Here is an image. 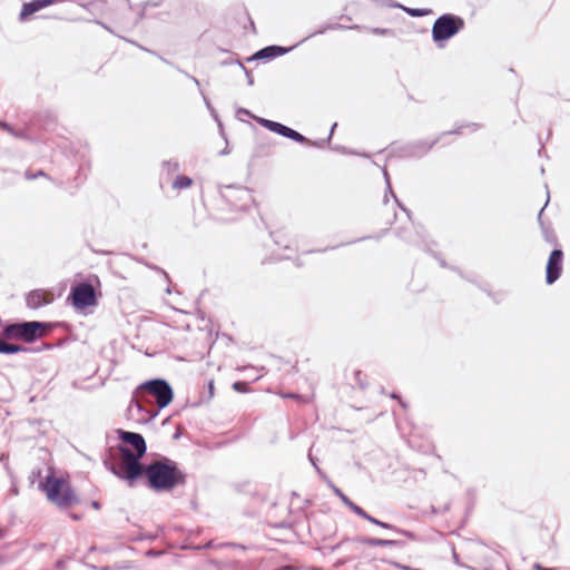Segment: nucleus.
Returning <instances> with one entry per match:
<instances>
[{
    "label": "nucleus",
    "instance_id": "5701e85b",
    "mask_svg": "<svg viewBox=\"0 0 570 570\" xmlns=\"http://www.w3.org/2000/svg\"><path fill=\"white\" fill-rule=\"evenodd\" d=\"M233 488L236 492L246 494V495L250 497L252 499H255L256 501H259V502L264 501V498L261 494V492L257 490V487L254 485L250 481H243V482L234 483Z\"/></svg>",
    "mask_w": 570,
    "mask_h": 570
},
{
    "label": "nucleus",
    "instance_id": "bb28decb",
    "mask_svg": "<svg viewBox=\"0 0 570 570\" xmlns=\"http://www.w3.org/2000/svg\"><path fill=\"white\" fill-rule=\"evenodd\" d=\"M0 129L17 138L31 139V134L29 129L14 128L11 124L2 119H0Z\"/></svg>",
    "mask_w": 570,
    "mask_h": 570
},
{
    "label": "nucleus",
    "instance_id": "1a4fd4ad",
    "mask_svg": "<svg viewBox=\"0 0 570 570\" xmlns=\"http://www.w3.org/2000/svg\"><path fill=\"white\" fill-rule=\"evenodd\" d=\"M257 124L264 129L302 146L313 147L316 149H325L326 147L330 148L331 146V141L326 137L312 140L296 129L276 120L258 118Z\"/></svg>",
    "mask_w": 570,
    "mask_h": 570
},
{
    "label": "nucleus",
    "instance_id": "4be33fe9",
    "mask_svg": "<svg viewBox=\"0 0 570 570\" xmlns=\"http://www.w3.org/2000/svg\"><path fill=\"white\" fill-rule=\"evenodd\" d=\"M360 28L361 27L358 24L345 26V24H341L338 22H335V23H324L318 29H316L315 31H313L312 33H309L308 36H306L305 38L299 40L297 43H299V46H301L302 43H304L308 39H311L313 37H316V36H320V35H324V33H326L330 30H346V29H360Z\"/></svg>",
    "mask_w": 570,
    "mask_h": 570
},
{
    "label": "nucleus",
    "instance_id": "f704fd0d",
    "mask_svg": "<svg viewBox=\"0 0 570 570\" xmlns=\"http://www.w3.org/2000/svg\"><path fill=\"white\" fill-rule=\"evenodd\" d=\"M330 149L331 150H335V151H338L343 155H351V156H360V157H365V158H371V156L368 154H366L365 151L361 153V151H357L355 149H351L348 147H345L343 145H332L330 146Z\"/></svg>",
    "mask_w": 570,
    "mask_h": 570
},
{
    "label": "nucleus",
    "instance_id": "423d86ee",
    "mask_svg": "<svg viewBox=\"0 0 570 570\" xmlns=\"http://www.w3.org/2000/svg\"><path fill=\"white\" fill-rule=\"evenodd\" d=\"M101 296L100 278L96 274H89L85 279L73 281L66 297V304L76 313L88 315L99 305Z\"/></svg>",
    "mask_w": 570,
    "mask_h": 570
},
{
    "label": "nucleus",
    "instance_id": "4d7b16f0",
    "mask_svg": "<svg viewBox=\"0 0 570 570\" xmlns=\"http://www.w3.org/2000/svg\"><path fill=\"white\" fill-rule=\"evenodd\" d=\"M26 303L30 309H36V289H30L26 294Z\"/></svg>",
    "mask_w": 570,
    "mask_h": 570
},
{
    "label": "nucleus",
    "instance_id": "20e7f679",
    "mask_svg": "<svg viewBox=\"0 0 570 570\" xmlns=\"http://www.w3.org/2000/svg\"><path fill=\"white\" fill-rule=\"evenodd\" d=\"M188 474L180 464L160 455L158 461L146 464L144 485L155 493H171L175 489L187 483Z\"/></svg>",
    "mask_w": 570,
    "mask_h": 570
},
{
    "label": "nucleus",
    "instance_id": "3c124183",
    "mask_svg": "<svg viewBox=\"0 0 570 570\" xmlns=\"http://www.w3.org/2000/svg\"><path fill=\"white\" fill-rule=\"evenodd\" d=\"M546 188H548V185H546ZM550 203V191L549 189H547V199H546V203L544 205L541 207V209L539 210L538 213V216H537V220H538V224L539 226L541 227V224H548L550 223V220H546L543 219V214H544V210L547 208V206L549 205Z\"/></svg>",
    "mask_w": 570,
    "mask_h": 570
},
{
    "label": "nucleus",
    "instance_id": "4c0bfd02",
    "mask_svg": "<svg viewBox=\"0 0 570 570\" xmlns=\"http://www.w3.org/2000/svg\"><path fill=\"white\" fill-rule=\"evenodd\" d=\"M120 548H122V546H120V544L91 546L88 549L87 556L94 551H98L102 554H108V553H112V552L117 551Z\"/></svg>",
    "mask_w": 570,
    "mask_h": 570
},
{
    "label": "nucleus",
    "instance_id": "13d9d810",
    "mask_svg": "<svg viewBox=\"0 0 570 570\" xmlns=\"http://www.w3.org/2000/svg\"><path fill=\"white\" fill-rule=\"evenodd\" d=\"M451 271L456 273L461 278L474 284L476 283V278L475 277H470L468 276L460 267L458 266H451Z\"/></svg>",
    "mask_w": 570,
    "mask_h": 570
},
{
    "label": "nucleus",
    "instance_id": "6e6552de",
    "mask_svg": "<svg viewBox=\"0 0 570 570\" xmlns=\"http://www.w3.org/2000/svg\"><path fill=\"white\" fill-rule=\"evenodd\" d=\"M464 29L465 20L463 17L452 12L442 13L432 24V41L436 48L444 49L449 41Z\"/></svg>",
    "mask_w": 570,
    "mask_h": 570
},
{
    "label": "nucleus",
    "instance_id": "7c9ffc66",
    "mask_svg": "<svg viewBox=\"0 0 570 570\" xmlns=\"http://www.w3.org/2000/svg\"><path fill=\"white\" fill-rule=\"evenodd\" d=\"M186 529L180 524H174V525H164L158 524L157 531L155 533H158V539L163 537L165 540L171 537V533L174 532H185Z\"/></svg>",
    "mask_w": 570,
    "mask_h": 570
},
{
    "label": "nucleus",
    "instance_id": "aec40b11",
    "mask_svg": "<svg viewBox=\"0 0 570 570\" xmlns=\"http://www.w3.org/2000/svg\"><path fill=\"white\" fill-rule=\"evenodd\" d=\"M390 232V228H383L381 229L377 234L375 235H367V236H363V237H360L357 239H354V240H351V242H346V243H343V244H340V245H334V246H326L324 248H317V249H308L306 252H304V254H314V253H325V252H328V250H333V249H336L341 246H344V245H351V244H354V243H357V242H364V240H367V239H374V240H380L382 237H384L387 233Z\"/></svg>",
    "mask_w": 570,
    "mask_h": 570
},
{
    "label": "nucleus",
    "instance_id": "f3484780",
    "mask_svg": "<svg viewBox=\"0 0 570 570\" xmlns=\"http://www.w3.org/2000/svg\"><path fill=\"white\" fill-rule=\"evenodd\" d=\"M67 288L66 282H60L55 287L38 288V309L42 306H47L55 299L59 298Z\"/></svg>",
    "mask_w": 570,
    "mask_h": 570
},
{
    "label": "nucleus",
    "instance_id": "338daca9",
    "mask_svg": "<svg viewBox=\"0 0 570 570\" xmlns=\"http://www.w3.org/2000/svg\"><path fill=\"white\" fill-rule=\"evenodd\" d=\"M66 563H67V559L63 557H60L55 561V563L52 566V570H65Z\"/></svg>",
    "mask_w": 570,
    "mask_h": 570
},
{
    "label": "nucleus",
    "instance_id": "2f4dec72",
    "mask_svg": "<svg viewBox=\"0 0 570 570\" xmlns=\"http://www.w3.org/2000/svg\"><path fill=\"white\" fill-rule=\"evenodd\" d=\"M194 179L190 176L178 174L173 180L171 187L176 190H184L191 187Z\"/></svg>",
    "mask_w": 570,
    "mask_h": 570
},
{
    "label": "nucleus",
    "instance_id": "a19ab883",
    "mask_svg": "<svg viewBox=\"0 0 570 570\" xmlns=\"http://www.w3.org/2000/svg\"><path fill=\"white\" fill-rule=\"evenodd\" d=\"M232 389L237 392V393H240V394H247L252 391V387H250V381L248 380H238V381H235L233 382L232 384Z\"/></svg>",
    "mask_w": 570,
    "mask_h": 570
},
{
    "label": "nucleus",
    "instance_id": "ddd939ff",
    "mask_svg": "<svg viewBox=\"0 0 570 570\" xmlns=\"http://www.w3.org/2000/svg\"><path fill=\"white\" fill-rule=\"evenodd\" d=\"M563 261L564 252L562 246L552 248L548 256L544 268V282L547 285H553L557 281L560 279L563 273Z\"/></svg>",
    "mask_w": 570,
    "mask_h": 570
},
{
    "label": "nucleus",
    "instance_id": "412c9836",
    "mask_svg": "<svg viewBox=\"0 0 570 570\" xmlns=\"http://www.w3.org/2000/svg\"><path fill=\"white\" fill-rule=\"evenodd\" d=\"M56 19H60V20H67V21H71V22H78V21H83V22H92V23H96L98 26H100L101 28H104L106 31H108L109 33L118 37L119 39L128 42V43H131L134 46H137V42L132 39H129V38H126L124 36H120L119 33L116 32V30L110 27L108 23H106L105 21L100 20V19H97V18H94V19H83V18H63V17H55Z\"/></svg>",
    "mask_w": 570,
    "mask_h": 570
},
{
    "label": "nucleus",
    "instance_id": "0e129e2a",
    "mask_svg": "<svg viewBox=\"0 0 570 570\" xmlns=\"http://www.w3.org/2000/svg\"><path fill=\"white\" fill-rule=\"evenodd\" d=\"M390 564L400 570H422L420 568H414L412 566L404 564L399 561H391Z\"/></svg>",
    "mask_w": 570,
    "mask_h": 570
},
{
    "label": "nucleus",
    "instance_id": "c756f323",
    "mask_svg": "<svg viewBox=\"0 0 570 570\" xmlns=\"http://www.w3.org/2000/svg\"><path fill=\"white\" fill-rule=\"evenodd\" d=\"M35 348L24 347L18 344H8L0 338V354L2 355H13L20 352H33Z\"/></svg>",
    "mask_w": 570,
    "mask_h": 570
},
{
    "label": "nucleus",
    "instance_id": "f03ea898",
    "mask_svg": "<svg viewBox=\"0 0 570 570\" xmlns=\"http://www.w3.org/2000/svg\"><path fill=\"white\" fill-rule=\"evenodd\" d=\"M174 397V389L167 379L157 376L145 380L132 391L127 416L128 419L131 417V411L135 407L140 414L136 419L137 423L149 424L159 415L161 410L171 404Z\"/></svg>",
    "mask_w": 570,
    "mask_h": 570
},
{
    "label": "nucleus",
    "instance_id": "39448f33",
    "mask_svg": "<svg viewBox=\"0 0 570 570\" xmlns=\"http://www.w3.org/2000/svg\"><path fill=\"white\" fill-rule=\"evenodd\" d=\"M118 450L125 463L118 462L114 451L106 448L101 454L106 470L124 481L129 488H135L139 482L144 484L146 464L140 460L144 455L134 454L130 449L122 444H118Z\"/></svg>",
    "mask_w": 570,
    "mask_h": 570
},
{
    "label": "nucleus",
    "instance_id": "f257e3e1",
    "mask_svg": "<svg viewBox=\"0 0 570 570\" xmlns=\"http://www.w3.org/2000/svg\"><path fill=\"white\" fill-rule=\"evenodd\" d=\"M59 130L55 110L38 111V164L50 163L51 169L38 168V178L53 181L58 187L69 190L70 195L87 179L90 160L86 153L76 150Z\"/></svg>",
    "mask_w": 570,
    "mask_h": 570
},
{
    "label": "nucleus",
    "instance_id": "5fc2aeb1",
    "mask_svg": "<svg viewBox=\"0 0 570 570\" xmlns=\"http://www.w3.org/2000/svg\"><path fill=\"white\" fill-rule=\"evenodd\" d=\"M463 129H464V125L461 124V125L456 126L455 128H453L451 130H446V131H443V132L439 134L436 137H440V141H441L445 136L462 135V130Z\"/></svg>",
    "mask_w": 570,
    "mask_h": 570
},
{
    "label": "nucleus",
    "instance_id": "de8ad7c7",
    "mask_svg": "<svg viewBox=\"0 0 570 570\" xmlns=\"http://www.w3.org/2000/svg\"><path fill=\"white\" fill-rule=\"evenodd\" d=\"M263 139H268V137L265 136ZM269 149H271V144L266 142L265 140H262L261 142H258L255 146L254 155L257 156V157L268 156L269 155Z\"/></svg>",
    "mask_w": 570,
    "mask_h": 570
},
{
    "label": "nucleus",
    "instance_id": "37998d69",
    "mask_svg": "<svg viewBox=\"0 0 570 570\" xmlns=\"http://www.w3.org/2000/svg\"><path fill=\"white\" fill-rule=\"evenodd\" d=\"M373 3H375L379 7H386V8H393V9H401L405 12L406 6L402 4L401 2L396 0H371Z\"/></svg>",
    "mask_w": 570,
    "mask_h": 570
},
{
    "label": "nucleus",
    "instance_id": "49530a36",
    "mask_svg": "<svg viewBox=\"0 0 570 570\" xmlns=\"http://www.w3.org/2000/svg\"><path fill=\"white\" fill-rule=\"evenodd\" d=\"M307 458H308L309 463L313 465V468L315 469L316 473L318 474V476H320L323 481H324L326 478H328V475L326 474V472L320 468V465H318V458L312 454V449H309L308 454H307Z\"/></svg>",
    "mask_w": 570,
    "mask_h": 570
},
{
    "label": "nucleus",
    "instance_id": "864d4df0",
    "mask_svg": "<svg viewBox=\"0 0 570 570\" xmlns=\"http://www.w3.org/2000/svg\"><path fill=\"white\" fill-rule=\"evenodd\" d=\"M395 205L406 215L410 222H413V213L410 208H407L397 196H394Z\"/></svg>",
    "mask_w": 570,
    "mask_h": 570
},
{
    "label": "nucleus",
    "instance_id": "a878e982",
    "mask_svg": "<svg viewBox=\"0 0 570 570\" xmlns=\"http://www.w3.org/2000/svg\"><path fill=\"white\" fill-rule=\"evenodd\" d=\"M324 482L326 483V485L332 490V492L341 500V502L350 510L352 511L353 508L356 505V503L348 497L346 495L341 488H338L332 480L331 478H326L324 480Z\"/></svg>",
    "mask_w": 570,
    "mask_h": 570
},
{
    "label": "nucleus",
    "instance_id": "e2e57ef3",
    "mask_svg": "<svg viewBox=\"0 0 570 570\" xmlns=\"http://www.w3.org/2000/svg\"><path fill=\"white\" fill-rule=\"evenodd\" d=\"M140 10L137 12V16H136V19L132 23V28H135L141 20H144L145 18H147V13H146V10L147 9H144V4L142 2L140 3Z\"/></svg>",
    "mask_w": 570,
    "mask_h": 570
},
{
    "label": "nucleus",
    "instance_id": "c85d7f7f",
    "mask_svg": "<svg viewBox=\"0 0 570 570\" xmlns=\"http://www.w3.org/2000/svg\"><path fill=\"white\" fill-rule=\"evenodd\" d=\"M540 229H541L543 239L548 244L552 245L553 248L561 246L551 222L548 224H541Z\"/></svg>",
    "mask_w": 570,
    "mask_h": 570
},
{
    "label": "nucleus",
    "instance_id": "ea45409f",
    "mask_svg": "<svg viewBox=\"0 0 570 570\" xmlns=\"http://www.w3.org/2000/svg\"><path fill=\"white\" fill-rule=\"evenodd\" d=\"M405 13H407L412 18H422L430 14H433V10L431 8H411L406 7Z\"/></svg>",
    "mask_w": 570,
    "mask_h": 570
},
{
    "label": "nucleus",
    "instance_id": "680f3d73",
    "mask_svg": "<svg viewBox=\"0 0 570 570\" xmlns=\"http://www.w3.org/2000/svg\"><path fill=\"white\" fill-rule=\"evenodd\" d=\"M10 479H11V484H10L8 492L11 495H18L19 494L18 481H17L16 476H13L12 474H10Z\"/></svg>",
    "mask_w": 570,
    "mask_h": 570
},
{
    "label": "nucleus",
    "instance_id": "603ef678",
    "mask_svg": "<svg viewBox=\"0 0 570 570\" xmlns=\"http://www.w3.org/2000/svg\"><path fill=\"white\" fill-rule=\"evenodd\" d=\"M371 32L375 36H394L395 31L391 28L374 27Z\"/></svg>",
    "mask_w": 570,
    "mask_h": 570
},
{
    "label": "nucleus",
    "instance_id": "052dcab7",
    "mask_svg": "<svg viewBox=\"0 0 570 570\" xmlns=\"http://www.w3.org/2000/svg\"><path fill=\"white\" fill-rule=\"evenodd\" d=\"M240 69H242V70L244 71V73H245L247 85H248V86H250V87H252V86H254V83H255V79H254V76H253L252 70H250V69H248V68H246V67L244 66V63H243V65H240Z\"/></svg>",
    "mask_w": 570,
    "mask_h": 570
},
{
    "label": "nucleus",
    "instance_id": "58836bf2",
    "mask_svg": "<svg viewBox=\"0 0 570 570\" xmlns=\"http://www.w3.org/2000/svg\"><path fill=\"white\" fill-rule=\"evenodd\" d=\"M424 253H426L428 255H430L431 257H433L438 263L439 265L442 267V268H446V269H450L451 271V266L441 255V253L439 252H435L433 249V247H426L424 246Z\"/></svg>",
    "mask_w": 570,
    "mask_h": 570
},
{
    "label": "nucleus",
    "instance_id": "a18cd8bd",
    "mask_svg": "<svg viewBox=\"0 0 570 570\" xmlns=\"http://www.w3.org/2000/svg\"><path fill=\"white\" fill-rule=\"evenodd\" d=\"M139 263L144 264L147 268H149L150 271H154L160 275L164 276V278L170 283V277H169V274L160 266L154 264V263H150V262H147L145 261L144 258H140L138 259Z\"/></svg>",
    "mask_w": 570,
    "mask_h": 570
},
{
    "label": "nucleus",
    "instance_id": "6e6d98bb",
    "mask_svg": "<svg viewBox=\"0 0 570 570\" xmlns=\"http://www.w3.org/2000/svg\"><path fill=\"white\" fill-rule=\"evenodd\" d=\"M341 548H342L341 543L337 542L335 544L315 548V550L323 552V554H330V553H333V552L337 551Z\"/></svg>",
    "mask_w": 570,
    "mask_h": 570
},
{
    "label": "nucleus",
    "instance_id": "a211bd4d",
    "mask_svg": "<svg viewBox=\"0 0 570 570\" xmlns=\"http://www.w3.org/2000/svg\"><path fill=\"white\" fill-rule=\"evenodd\" d=\"M413 225L414 238L416 239V247L424 252V246L436 247L438 242L430 237V234L425 226L420 222H411Z\"/></svg>",
    "mask_w": 570,
    "mask_h": 570
},
{
    "label": "nucleus",
    "instance_id": "f8f14e48",
    "mask_svg": "<svg viewBox=\"0 0 570 570\" xmlns=\"http://www.w3.org/2000/svg\"><path fill=\"white\" fill-rule=\"evenodd\" d=\"M4 334L11 338L24 340L29 343L36 342V320H9V324L4 327Z\"/></svg>",
    "mask_w": 570,
    "mask_h": 570
},
{
    "label": "nucleus",
    "instance_id": "c9c22d12",
    "mask_svg": "<svg viewBox=\"0 0 570 570\" xmlns=\"http://www.w3.org/2000/svg\"><path fill=\"white\" fill-rule=\"evenodd\" d=\"M466 507H465V518H469L472 513L475 501H476V491L474 488H469L466 490Z\"/></svg>",
    "mask_w": 570,
    "mask_h": 570
},
{
    "label": "nucleus",
    "instance_id": "79ce46f5",
    "mask_svg": "<svg viewBox=\"0 0 570 570\" xmlns=\"http://www.w3.org/2000/svg\"><path fill=\"white\" fill-rule=\"evenodd\" d=\"M199 94H200V96H202V98L204 100V104H205L207 110L209 111V115L215 120V122L218 121V120H222L218 111L213 106V104H212L210 99L208 98V96L203 90H199Z\"/></svg>",
    "mask_w": 570,
    "mask_h": 570
},
{
    "label": "nucleus",
    "instance_id": "72a5a7b5",
    "mask_svg": "<svg viewBox=\"0 0 570 570\" xmlns=\"http://www.w3.org/2000/svg\"><path fill=\"white\" fill-rule=\"evenodd\" d=\"M357 517L362 518L363 520L368 521L370 523L379 527L381 525V520L370 514L365 509H363L361 505L356 504L353 510L351 511Z\"/></svg>",
    "mask_w": 570,
    "mask_h": 570
},
{
    "label": "nucleus",
    "instance_id": "0eeeda50",
    "mask_svg": "<svg viewBox=\"0 0 570 570\" xmlns=\"http://www.w3.org/2000/svg\"><path fill=\"white\" fill-rule=\"evenodd\" d=\"M72 325L66 321H38V353L65 346Z\"/></svg>",
    "mask_w": 570,
    "mask_h": 570
},
{
    "label": "nucleus",
    "instance_id": "cd10ccee",
    "mask_svg": "<svg viewBox=\"0 0 570 570\" xmlns=\"http://www.w3.org/2000/svg\"><path fill=\"white\" fill-rule=\"evenodd\" d=\"M36 17V0L26 1L22 3L18 20L21 23L28 22Z\"/></svg>",
    "mask_w": 570,
    "mask_h": 570
},
{
    "label": "nucleus",
    "instance_id": "dca6fc26",
    "mask_svg": "<svg viewBox=\"0 0 570 570\" xmlns=\"http://www.w3.org/2000/svg\"><path fill=\"white\" fill-rule=\"evenodd\" d=\"M49 425L50 422L38 419V462H42L47 471L51 465H55L49 446L47 444H42V436L48 433L47 428Z\"/></svg>",
    "mask_w": 570,
    "mask_h": 570
},
{
    "label": "nucleus",
    "instance_id": "2eb2a0df",
    "mask_svg": "<svg viewBox=\"0 0 570 570\" xmlns=\"http://www.w3.org/2000/svg\"><path fill=\"white\" fill-rule=\"evenodd\" d=\"M119 444L131 448L134 454L146 455L147 443L142 434L138 432L127 431L124 429L116 430Z\"/></svg>",
    "mask_w": 570,
    "mask_h": 570
},
{
    "label": "nucleus",
    "instance_id": "b1692460",
    "mask_svg": "<svg viewBox=\"0 0 570 570\" xmlns=\"http://www.w3.org/2000/svg\"><path fill=\"white\" fill-rule=\"evenodd\" d=\"M215 396V381L214 379H209L206 381L203 391L200 392L199 399L189 404L191 407H199L203 404L209 403L210 400Z\"/></svg>",
    "mask_w": 570,
    "mask_h": 570
},
{
    "label": "nucleus",
    "instance_id": "8fccbe9b",
    "mask_svg": "<svg viewBox=\"0 0 570 570\" xmlns=\"http://www.w3.org/2000/svg\"><path fill=\"white\" fill-rule=\"evenodd\" d=\"M235 116L238 120L243 121L242 116H246L248 118L254 119L257 122V119L261 118L259 116L254 115L249 109L245 107L237 106L235 108Z\"/></svg>",
    "mask_w": 570,
    "mask_h": 570
},
{
    "label": "nucleus",
    "instance_id": "09e8293b",
    "mask_svg": "<svg viewBox=\"0 0 570 570\" xmlns=\"http://www.w3.org/2000/svg\"><path fill=\"white\" fill-rule=\"evenodd\" d=\"M161 167H163L164 170L167 171L168 175H171V174H174V173L179 170L180 165L175 159H168V160H163L161 161Z\"/></svg>",
    "mask_w": 570,
    "mask_h": 570
},
{
    "label": "nucleus",
    "instance_id": "69168bd1",
    "mask_svg": "<svg viewBox=\"0 0 570 570\" xmlns=\"http://www.w3.org/2000/svg\"><path fill=\"white\" fill-rule=\"evenodd\" d=\"M112 566H114V570H129L132 568V564L130 561L116 562Z\"/></svg>",
    "mask_w": 570,
    "mask_h": 570
},
{
    "label": "nucleus",
    "instance_id": "9d476101",
    "mask_svg": "<svg viewBox=\"0 0 570 570\" xmlns=\"http://www.w3.org/2000/svg\"><path fill=\"white\" fill-rule=\"evenodd\" d=\"M252 193V189L237 184L219 186V195L232 210L248 212L250 204L257 206Z\"/></svg>",
    "mask_w": 570,
    "mask_h": 570
},
{
    "label": "nucleus",
    "instance_id": "e433bc0d",
    "mask_svg": "<svg viewBox=\"0 0 570 570\" xmlns=\"http://www.w3.org/2000/svg\"><path fill=\"white\" fill-rule=\"evenodd\" d=\"M145 540L154 542V541L158 540V533L145 532V531L140 530L136 534H134L129 538V541H132V542H141Z\"/></svg>",
    "mask_w": 570,
    "mask_h": 570
},
{
    "label": "nucleus",
    "instance_id": "473e14b6",
    "mask_svg": "<svg viewBox=\"0 0 570 570\" xmlns=\"http://www.w3.org/2000/svg\"><path fill=\"white\" fill-rule=\"evenodd\" d=\"M395 235L397 238L403 240L407 245H412L416 247V239L414 238V232H411L406 227H397L395 229Z\"/></svg>",
    "mask_w": 570,
    "mask_h": 570
},
{
    "label": "nucleus",
    "instance_id": "774afa93",
    "mask_svg": "<svg viewBox=\"0 0 570 570\" xmlns=\"http://www.w3.org/2000/svg\"><path fill=\"white\" fill-rule=\"evenodd\" d=\"M145 556L147 558L155 559V558H159L160 556H163V551H160L156 548H149L148 550L145 551Z\"/></svg>",
    "mask_w": 570,
    "mask_h": 570
},
{
    "label": "nucleus",
    "instance_id": "393cba45",
    "mask_svg": "<svg viewBox=\"0 0 570 570\" xmlns=\"http://www.w3.org/2000/svg\"><path fill=\"white\" fill-rule=\"evenodd\" d=\"M379 527L382 529L392 531L394 533L401 534V535L405 537L406 539H409L410 541H415V542L420 541V537L416 534V532L409 530V529L400 528L393 523L381 520V525H379Z\"/></svg>",
    "mask_w": 570,
    "mask_h": 570
},
{
    "label": "nucleus",
    "instance_id": "7ed1b4c3",
    "mask_svg": "<svg viewBox=\"0 0 570 570\" xmlns=\"http://www.w3.org/2000/svg\"><path fill=\"white\" fill-rule=\"evenodd\" d=\"M38 491L59 511L65 512L81 503V498L73 488L67 473L62 474L56 465H51L42 475L38 466Z\"/></svg>",
    "mask_w": 570,
    "mask_h": 570
},
{
    "label": "nucleus",
    "instance_id": "4468645a",
    "mask_svg": "<svg viewBox=\"0 0 570 570\" xmlns=\"http://www.w3.org/2000/svg\"><path fill=\"white\" fill-rule=\"evenodd\" d=\"M297 47H299V43H294L293 46H289V47H285V46H281V45H268V46H265V47L256 50L250 56L246 57L245 61L246 62L258 61L262 63H268L276 58L283 57V56L292 52Z\"/></svg>",
    "mask_w": 570,
    "mask_h": 570
},
{
    "label": "nucleus",
    "instance_id": "6ab92c4d",
    "mask_svg": "<svg viewBox=\"0 0 570 570\" xmlns=\"http://www.w3.org/2000/svg\"><path fill=\"white\" fill-rule=\"evenodd\" d=\"M361 544H365L368 547H382V548H404L406 542L404 540L399 539H382L367 537L358 540Z\"/></svg>",
    "mask_w": 570,
    "mask_h": 570
},
{
    "label": "nucleus",
    "instance_id": "9b49d317",
    "mask_svg": "<svg viewBox=\"0 0 570 570\" xmlns=\"http://www.w3.org/2000/svg\"><path fill=\"white\" fill-rule=\"evenodd\" d=\"M439 142L440 137H435L432 140L417 139L399 146L392 142L390 145V155L401 159H421Z\"/></svg>",
    "mask_w": 570,
    "mask_h": 570
},
{
    "label": "nucleus",
    "instance_id": "bf43d9fd",
    "mask_svg": "<svg viewBox=\"0 0 570 570\" xmlns=\"http://www.w3.org/2000/svg\"><path fill=\"white\" fill-rule=\"evenodd\" d=\"M449 546L451 548L453 562L456 566H459V567H464L463 562L461 561V558H460L459 553L456 552L455 544L453 542H449Z\"/></svg>",
    "mask_w": 570,
    "mask_h": 570
},
{
    "label": "nucleus",
    "instance_id": "c03bdc74",
    "mask_svg": "<svg viewBox=\"0 0 570 570\" xmlns=\"http://www.w3.org/2000/svg\"><path fill=\"white\" fill-rule=\"evenodd\" d=\"M99 3H105V0H88V1H78L77 4L89 13L95 14L96 10L99 7Z\"/></svg>",
    "mask_w": 570,
    "mask_h": 570
}]
</instances>
